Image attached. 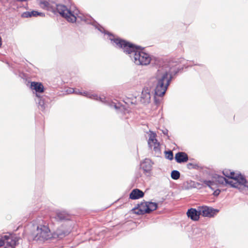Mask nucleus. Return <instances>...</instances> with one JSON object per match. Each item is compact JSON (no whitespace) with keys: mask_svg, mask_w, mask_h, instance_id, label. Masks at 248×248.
<instances>
[{"mask_svg":"<svg viewBox=\"0 0 248 248\" xmlns=\"http://www.w3.org/2000/svg\"><path fill=\"white\" fill-rule=\"evenodd\" d=\"M70 231H64L61 229H58L55 232L54 237L55 235H56L58 238L62 239L66 235H68Z\"/></svg>","mask_w":248,"mask_h":248,"instance_id":"nucleus-20","label":"nucleus"},{"mask_svg":"<svg viewBox=\"0 0 248 248\" xmlns=\"http://www.w3.org/2000/svg\"><path fill=\"white\" fill-rule=\"evenodd\" d=\"M18 239L16 236L11 234L0 237V248H14Z\"/></svg>","mask_w":248,"mask_h":248,"instance_id":"nucleus-5","label":"nucleus"},{"mask_svg":"<svg viewBox=\"0 0 248 248\" xmlns=\"http://www.w3.org/2000/svg\"><path fill=\"white\" fill-rule=\"evenodd\" d=\"M165 157L166 158L171 160L173 158L172 152L171 151H165Z\"/></svg>","mask_w":248,"mask_h":248,"instance_id":"nucleus-29","label":"nucleus"},{"mask_svg":"<svg viewBox=\"0 0 248 248\" xmlns=\"http://www.w3.org/2000/svg\"><path fill=\"white\" fill-rule=\"evenodd\" d=\"M176 62H170L158 67L155 74V95L162 96L165 93L172 78V74H176L179 69L177 67Z\"/></svg>","mask_w":248,"mask_h":248,"instance_id":"nucleus-2","label":"nucleus"},{"mask_svg":"<svg viewBox=\"0 0 248 248\" xmlns=\"http://www.w3.org/2000/svg\"><path fill=\"white\" fill-rule=\"evenodd\" d=\"M229 185L233 187L240 188L241 186H247V181L245 178L241 174H235L233 180L229 182Z\"/></svg>","mask_w":248,"mask_h":248,"instance_id":"nucleus-6","label":"nucleus"},{"mask_svg":"<svg viewBox=\"0 0 248 248\" xmlns=\"http://www.w3.org/2000/svg\"><path fill=\"white\" fill-rule=\"evenodd\" d=\"M144 193L139 189H133L130 194L129 198L132 200L138 199L143 197Z\"/></svg>","mask_w":248,"mask_h":248,"instance_id":"nucleus-14","label":"nucleus"},{"mask_svg":"<svg viewBox=\"0 0 248 248\" xmlns=\"http://www.w3.org/2000/svg\"><path fill=\"white\" fill-rule=\"evenodd\" d=\"M203 183L206 186L210 187L212 190H214L217 188L219 186L212 178L211 180H204Z\"/></svg>","mask_w":248,"mask_h":248,"instance_id":"nucleus-19","label":"nucleus"},{"mask_svg":"<svg viewBox=\"0 0 248 248\" xmlns=\"http://www.w3.org/2000/svg\"><path fill=\"white\" fill-rule=\"evenodd\" d=\"M175 159L177 162L181 163L186 162L188 159V157L187 154L185 152H178L176 154Z\"/></svg>","mask_w":248,"mask_h":248,"instance_id":"nucleus-13","label":"nucleus"},{"mask_svg":"<svg viewBox=\"0 0 248 248\" xmlns=\"http://www.w3.org/2000/svg\"><path fill=\"white\" fill-rule=\"evenodd\" d=\"M147 208H149L148 210V214L151 212L155 210L157 208V203L153 202H146Z\"/></svg>","mask_w":248,"mask_h":248,"instance_id":"nucleus-24","label":"nucleus"},{"mask_svg":"<svg viewBox=\"0 0 248 248\" xmlns=\"http://www.w3.org/2000/svg\"><path fill=\"white\" fill-rule=\"evenodd\" d=\"M155 137H156L155 134L154 133H151L150 134L149 140H148V143L149 145L153 144L154 142H156V141H157V140L156 139Z\"/></svg>","mask_w":248,"mask_h":248,"instance_id":"nucleus-26","label":"nucleus"},{"mask_svg":"<svg viewBox=\"0 0 248 248\" xmlns=\"http://www.w3.org/2000/svg\"><path fill=\"white\" fill-rule=\"evenodd\" d=\"M214 190V191L213 192V195L215 196H217L220 192V190L218 188H217Z\"/></svg>","mask_w":248,"mask_h":248,"instance_id":"nucleus-31","label":"nucleus"},{"mask_svg":"<svg viewBox=\"0 0 248 248\" xmlns=\"http://www.w3.org/2000/svg\"><path fill=\"white\" fill-rule=\"evenodd\" d=\"M198 209L199 210L200 215L208 217H214L219 211L217 209H215L207 206H199Z\"/></svg>","mask_w":248,"mask_h":248,"instance_id":"nucleus-7","label":"nucleus"},{"mask_svg":"<svg viewBox=\"0 0 248 248\" xmlns=\"http://www.w3.org/2000/svg\"><path fill=\"white\" fill-rule=\"evenodd\" d=\"M56 10L60 15L65 18L66 20L69 22L74 23L78 18L81 21H83L87 24L93 25L95 28L97 29L98 31L102 33H104L107 36V39H109L108 37V34H111L109 32L106 31L103 27L97 25L91 16H84L83 15H79V11L78 10H75L72 11L71 10L68 9L66 6L62 4H58L57 5Z\"/></svg>","mask_w":248,"mask_h":248,"instance_id":"nucleus-3","label":"nucleus"},{"mask_svg":"<svg viewBox=\"0 0 248 248\" xmlns=\"http://www.w3.org/2000/svg\"><path fill=\"white\" fill-rule=\"evenodd\" d=\"M147 206L146 202H142L138 205V207L137 208L133 209L134 212L137 215L148 214V210L149 208H147Z\"/></svg>","mask_w":248,"mask_h":248,"instance_id":"nucleus-10","label":"nucleus"},{"mask_svg":"<svg viewBox=\"0 0 248 248\" xmlns=\"http://www.w3.org/2000/svg\"><path fill=\"white\" fill-rule=\"evenodd\" d=\"M36 97L37 98L36 99V101L38 102L39 109L42 111L44 110L46 108V104L44 100L42 99V97L38 93H36Z\"/></svg>","mask_w":248,"mask_h":248,"instance_id":"nucleus-22","label":"nucleus"},{"mask_svg":"<svg viewBox=\"0 0 248 248\" xmlns=\"http://www.w3.org/2000/svg\"><path fill=\"white\" fill-rule=\"evenodd\" d=\"M223 173L224 176L229 178V180H233L235 175L233 171H230L227 170H223Z\"/></svg>","mask_w":248,"mask_h":248,"instance_id":"nucleus-25","label":"nucleus"},{"mask_svg":"<svg viewBox=\"0 0 248 248\" xmlns=\"http://www.w3.org/2000/svg\"><path fill=\"white\" fill-rule=\"evenodd\" d=\"M152 164L150 159H145L141 164V167L145 172H149L152 170Z\"/></svg>","mask_w":248,"mask_h":248,"instance_id":"nucleus-15","label":"nucleus"},{"mask_svg":"<svg viewBox=\"0 0 248 248\" xmlns=\"http://www.w3.org/2000/svg\"><path fill=\"white\" fill-rule=\"evenodd\" d=\"M1 45H2V39H1V37L0 36V47H1Z\"/></svg>","mask_w":248,"mask_h":248,"instance_id":"nucleus-34","label":"nucleus"},{"mask_svg":"<svg viewBox=\"0 0 248 248\" xmlns=\"http://www.w3.org/2000/svg\"><path fill=\"white\" fill-rule=\"evenodd\" d=\"M75 89L73 88H69L67 90V92L69 93H74Z\"/></svg>","mask_w":248,"mask_h":248,"instance_id":"nucleus-32","label":"nucleus"},{"mask_svg":"<svg viewBox=\"0 0 248 248\" xmlns=\"http://www.w3.org/2000/svg\"><path fill=\"white\" fill-rule=\"evenodd\" d=\"M44 16L45 14L42 12H39L38 11H28L24 12L22 14V16L23 17H29L31 16Z\"/></svg>","mask_w":248,"mask_h":248,"instance_id":"nucleus-16","label":"nucleus"},{"mask_svg":"<svg viewBox=\"0 0 248 248\" xmlns=\"http://www.w3.org/2000/svg\"><path fill=\"white\" fill-rule=\"evenodd\" d=\"M54 218L57 221H62L70 219V216L64 211H58L56 212Z\"/></svg>","mask_w":248,"mask_h":248,"instance_id":"nucleus-11","label":"nucleus"},{"mask_svg":"<svg viewBox=\"0 0 248 248\" xmlns=\"http://www.w3.org/2000/svg\"><path fill=\"white\" fill-rule=\"evenodd\" d=\"M154 89L150 86L145 87L141 92L140 96V102L144 104H147L150 102L151 93Z\"/></svg>","mask_w":248,"mask_h":248,"instance_id":"nucleus-8","label":"nucleus"},{"mask_svg":"<svg viewBox=\"0 0 248 248\" xmlns=\"http://www.w3.org/2000/svg\"><path fill=\"white\" fill-rule=\"evenodd\" d=\"M150 148L155 152V155L158 156L161 154V151L160 149L159 143L156 141L154 142L153 144L149 145Z\"/></svg>","mask_w":248,"mask_h":248,"instance_id":"nucleus-23","label":"nucleus"},{"mask_svg":"<svg viewBox=\"0 0 248 248\" xmlns=\"http://www.w3.org/2000/svg\"><path fill=\"white\" fill-rule=\"evenodd\" d=\"M34 226L36 227L34 234L36 239L47 240L51 238V234L47 221L41 218H37Z\"/></svg>","mask_w":248,"mask_h":248,"instance_id":"nucleus-4","label":"nucleus"},{"mask_svg":"<svg viewBox=\"0 0 248 248\" xmlns=\"http://www.w3.org/2000/svg\"><path fill=\"white\" fill-rule=\"evenodd\" d=\"M18 1H26L27 0H16Z\"/></svg>","mask_w":248,"mask_h":248,"instance_id":"nucleus-35","label":"nucleus"},{"mask_svg":"<svg viewBox=\"0 0 248 248\" xmlns=\"http://www.w3.org/2000/svg\"><path fill=\"white\" fill-rule=\"evenodd\" d=\"M213 178L219 186V185H223L224 183L229 185V181H231V180L227 179L223 176L219 175L215 176L213 177Z\"/></svg>","mask_w":248,"mask_h":248,"instance_id":"nucleus-17","label":"nucleus"},{"mask_svg":"<svg viewBox=\"0 0 248 248\" xmlns=\"http://www.w3.org/2000/svg\"><path fill=\"white\" fill-rule=\"evenodd\" d=\"M74 93L77 94H80L85 96H86L89 98L94 99L97 101H100L101 102L105 103V98L104 97H100L98 96V95L96 94L93 93H92L88 92H81L79 89H74Z\"/></svg>","mask_w":248,"mask_h":248,"instance_id":"nucleus-9","label":"nucleus"},{"mask_svg":"<svg viewBox=\"0 0 248 248\" xmlns=\"http://www.w3.org/2000/svg\"><path fill=\"white\" fill-rule=\"evenodd\" d=\"M183 61H184V59H182V60L180 61V62H181Z\"/></svg>","mask_w":248,"mask_h":248,"instance_id":"nucleus-36","label":"nucleus"},{"mask_svg":"<svg viewBox=\"0 0 248 248\" xmlns=\"http://www.w3.org/2000/svg\"><path fill=\"white\" fill-rule=\"evenodd\" d=\"M31 87L37 93H41L44 92V86L41 83L32 82L31 83Z\"/></svg>","mask_w":248,"mask_h":248,"instance_id":"nucleus-18","label":"nucleus"},{"mask_svg":"<svg viewBox=\"0 0 248 248\" xmlns=\"http://www.w3.org/2000/svg\"><path fill=\"white\" fill-rule=\"evenodd\" d=\"M187 217L190 218L192 220L197 221L199 219L200 215L199 210H197L194 208L189 209L186 213Z\"/></svg>","mask_w":248,"mask_h":248,"instance_id":"nucleus-12","label":"nucleus"},{"mask_svg":"<svg viewBox=\"0 0 248 248\" xmlns=\"http://www.w3.org/2000/svg\"><path fill=\"white\" fill-rule=\"evenodd\" d=\"M187 167L189 169H196L198 167V165L196 164L189 163L187 164Z\"/></svg>","mask_w":248,"mask_h":248,"instance_id":"nucleus-30","label":"nucleus"},{"mask_svg":"<svg viewBox=\"0 0 248 248\" xmlns=\"http://www.w3.org/2000/svg\"><path fill=\"white\" fill-rule=\"evenodd\" d=\"M40 6L42 8L47 9L49 7V3L46 1H41L40 2Z\"/></svg>","mask_w":248,"mask_h":248,"instance_id":"nucleus-28","label":"nucleus"},{"mask_svg":"<svg viewBox=\"0 0 248 248\" xmlns=\"http://www.w3.org/2000/svg\"><path fill=\"white\" fill-rule=\"evenodd\" d=\"M109 106L111 108H114L117 110L123 111L125 110V107L122 105L119 102H112L109 103Z\"/></svg>","mask_w":248,"mask_h":248,"instance_id":"nucleus-21","label":"nucleus"},{"mask_svg":"<svg viewBox=\"0 0 248 248\" xmlns=\"http://www.w3.org/2000/svg\"><path fill=\"white\" fill-rule=\"evenodd\" d=\"M109 40L115 47L122 49L123 52L129 55L131 60L138 65H147L151 61V56L143 51L140 47L116 37L113 34H108Z\"/></svg>","mask_w":248,"mask_h":248,"instance_id":"nucleus-1","label":"nucleus"},{"mask_svg":"<svg viewBox=\"0 0 248 248\" xmlns=\"http://www.w3.org/2000/svg\"><path fill=\"white\" fill-rule=\"evenodd\" d=\"M180 173L178 170H174L171 173V177L174 180H177L179 178Z\"/></svg>","mask_w":248,"mask_h":248,"instance_id":"nucleus-27","label":"nucleus"},{"mask_svg":"<svg viewBox=\"0 0 248 248\" xmlns=\"http://www.w3.org/2000/svg\"><path fill=\"white\" fill-rule=\"evenodd\" d=\"M162 133L165 135H167L168 134V130L166 129H165L164 130H162Z\"/></svg>","mask_w":248,"mask_h":248,"instance_id":"nucleus-33","label":"nucleus"}]
</instances>
